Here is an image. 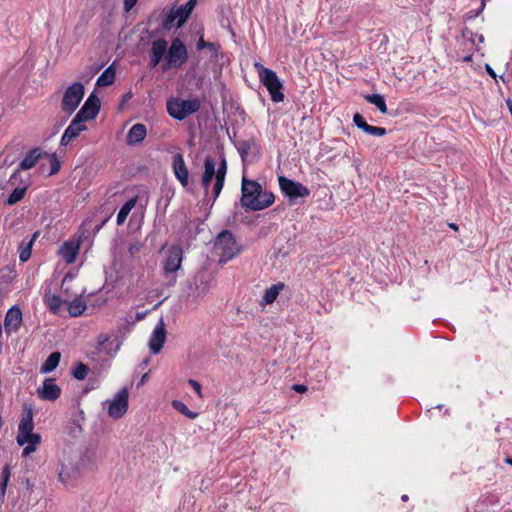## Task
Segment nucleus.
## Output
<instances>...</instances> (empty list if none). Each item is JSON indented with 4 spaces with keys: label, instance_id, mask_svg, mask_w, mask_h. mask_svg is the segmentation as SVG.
<instances>
[{
    "label": "nucleus",
    "instance_id": "obj_3",
    "mask_svg": "<svg viewBox=\"0 0 512 512\" xmlns=\"http://www.w3.org/2000/svg\"><path fill=\"white\" fill-rule=\"evenodd\" d=\"M33 410L30 406H25L20 423L18 425V434L16 442L19 446H24L22 457H27L37 450L41 443V436L34 433Z\"/></svg>",
    "mask_w": 512,
    "mask_h": 512
},
{
    "label": "nucleus",
    "instance_id": "obj_9",
    "mask_svg": "<svg viewBox=\"0 0 512 512\" xmlns=\"http://www.w3.org/2000/svg\"><path fill=\"white\" fill-rule=\"evenodd\" d=\"M281 192L290 199L305 198L310 194L309 189L302 183L288 179L285 176L278 177Z\"/></svg>",
    "mask_w": 512,
    "mask_h": 512
},
{
    "label": "nucleus",
    "instance_id": "obj_35",
    "mask_svg": "<svg viewBox=\"0 0 512 512\" xmlns=\"http://www.w3.org/2000/svg\"><path fill=\"white\" fill-rule=\"evenodd\" d=\"M27 188L26 187H17L7 198L8 205H14L19 202L25 195Z\"/></svg>",
    "mask_w": 512,
    "mask_h": 512
},
{
    "label": "nucleus",
    "instance_id": "obj_38",
    "mask_svg": "<svg viewBox=\"0 0 512 512\" xmlns=\"http://www.w3.org/2000/svg\"><path fill=\"white\" fill-rule=\"evenodd\" d=\"M196 3L197 0H188L184 5L180 6L184 10L185 17H190L192 11L196 6Z\"/></svg>",
    "mask_w": 512,
    "mask_h": 512
},
{
    "label": "nucleus",
    "instance_id": "obj_39",
    "mask_svg": "<svg viewBox=\"0 0 512 512\" xmlns=\"http://www.w3.org/2000/svg\"><path fill=\"white\" fill-rule=\"evenodd\" d=\"M58 479L63 484H68L71 479L70 472L67 471L64 467H62V469L58 473Z\"/></svg>",
    "mask_w": 512,
    "mask_h": 512
},
{
    "label": "nucleus",
    "instance_id": "obj_12",
    "mask_svg": "<svg viewBox=\"0 0 512 512\" xmlns=\"http://www.w3.org/2000/svg\"><path fill=\"white\" fill-rule=\"evenodd\" d=\"M183 250L180 246H172L167 253L163 269L165 274L175 273L182 264Z\"/></svg>",
    "mask_w": 512,
    "mask_h": 512
},
{
    "label": "nucleus",
    "instance_id": "obj_1",
    "mask_svg": "<svg viewBox=\"0 0 512 512\" xmlns=\"http://www.w3.org/2000/svg\"><path fill=\"white\" fill-rule=\"evenodd\" d=\"M227 169V160L222 153L219 154L218 159L212 155H207L204 159V171L201 177V185L207 193L212 180H215L212 188L214 200L219 197L224 187Z\"/></svg>",
    "mask_w": 512,
    "mask_h": 512
},
{
    "label": "nucleus",
    "instance_id": "obj_13",
    "mask_svg": "<svg viewBox=\"0 0 512 512\" xmlns=\"http://www.w3.org/2000/svg\"><path fill=\"white\" fill-rule=\"evenodd\" d=\"M85 130H87L85 121L75 116L61 136L60 144L67 146Z\"/></svg>",
    "mask_w": 512,
    "mask_h": 512
},
{
    "label": "nucleus",
    "instance_id": "obj_46",
    "mask_svg": "<svg viewBox=\"0 0 512 512\" xmlns=\"http://www.w3.org/2000/svg\"><path fill=\"white\" fill-rule=\"evenodd\" d=\"M449 227H450L451 229H453L454 231H458V225H457V224H455V223H450V224H449Z\"/></svg>",
    "mask_w": 512,
    "mask_h": 512
},
{
    "label": "nucleus",
    "instance_id": "obj_50",
    "mask_svg": "<svg viewBox=\"0 0 512 512\" xmlns=\"http://www.w3.org/2000/svg\"><path fill=\"white\" fill-rule=\"evenodd\" d=\"M464 60H465V61H469V60H471V56H467V57H465V59H464Z\"/></svg>",
    "mask_w": 512,
    "mask_h": 512
},
{
    "label": "nucleus",
    "instance_id": "obj_19",
    "mask_svg": "<svg viewBox=\"0 0 512 512\" xmlns=\"http://www.w3.org/2000/svg\"><path fill=\"white\" fill-rule=\"evenodd\" d=\"M166 340V329L163 320L155 327L149 340V349L153 354H158Z\"/></svg>",
    "mask_w": 512,
    "mask_h": 512
},
{
    "label": "nucleus",
    "instance_id": "obj_7",
    "mask_svg": "<svg viewBox=\"0 0 512 512\" xmlns=\"http://www.w3.org/2000/svg\"><path fill=\"white\" fill-rule=\"evenodd\" d=\"M85 95V88L81 82H73L63 93L61 110L68 115L73 114Z\"/></svg>",
    "mask_w": 512,
    "mask_h": 512
},
{
    "label": "nucleus",
    "instance_id": "obj_37",
    "mask_svg": "<svg viewBox=\"0 0 512 512\" xmlns=\"http://www.w3.org/2000/svg\"><path fill=\"white\" fill-rule=\"evenodd\" d=\"M50 172L49 175H54L59 172L61 168L60 161L58 160L57 156L55 154H52L50 156Z\"/></svg>",
    "mask_w": 512,
    "mask_h": 512
},
{
    "label": "nucleus",
    "instance_id": "obj_6",
    "mask_svg": "<svg viewBox=\"0 0 512 512\" xmlns=\"http://www.w3.org/2000/svg\"><path fill=\"white\" fill-rule=\"evenodd\" d=\"M188 60V51L186 45L179 39L174 38L171 41L167 55L165 57V64L162 67L163 71L170 68L179 69Z\"/></svg>",
    "mask_w": 512,
    "mask_h": 512
},
{
    "label": "nucleus",
    "instance_id": "obj_43",
    "mask_svg": "<svg viewBox=\"0 0 512 512\" xmlns=\"http://www.w3.org/2000/svg\"><path fill=\"white\" fill-rule=\"evenodd\" d=\"M138 0H124V8L126 11H130L137 3Z\"/></svg>",
    "mask_w": 512,
    "mask_h": 512
},
{
    "label": "nucleus",
    "instance_id": "obj_16",
    "mask_svg": "<svg viewBox=\"0 0 512 512\" xmlns=\"http://www.w3.org/2000/svg\"><path fill=\"white\" fill-rule=\"evenodd\" d=\"M22 324V312L18 306L11 307L4 319L5 332L10 335L19 330Z\"/></svg>",
    "mask_w": 512,
    "mask_h": 512
},
{
    "label": "nucleus",
    "instance_id": "obj_18",
    "mask_svg": "<svg viewBox=\"0 0 512 512\" xmlns=\"http://www.w3.org/2000/svg\"><path fill=\"white\" fill-rule=\"evenodd\" d=\"M38 396L42 400L55 401L61 396V388L55 383V379H45L42 387L38 389Z\"/></svg>",
    "mask_w": 512,
    "mask_h": 512
},
{
    "label": "nucleus",
    "instance_id": "obj_4",
    "mask_svg": "<svg viewBox=\"0 0 512 512\" xmlns=\"http://www.w3.org/2000/svg\"><path fill=\"white\" fill-rule=\"evenodd\" d=\"M254 67L258 73L259 80L268 90L271 100L275 103L282 102L285 98L283 90V83L277 76L276 72L265 67L260 63H255Z\"/></svg>",
    "mask_w": 512,
    "mask_h": 512
},
{
    "label": "nucleus",
    "instance_id": "obj_29",
    "mask_svg": "<svg viewBox=\"0 0 512 512\" xmlns=\"http://www.w3.org/2000/svg\"><path fill=\"white\" fill-rule=\"evenodd\" d=\"M136 203H137V197H133V198L129 199L128 201H126L122 205V207L120 208V210L117 214V219H116L117 225H122L126 221L129 213L135 207Z\"/></svg>",
    "mask_w": 512,
    "mask_h": 512
},
{
    "label": "nucleus",
    "instance_id": "obj_31",
    "mask_svg": "<svg viewBox=\"0 0 512 512\" xmlns=\"http://www.w3.org/2000/svg\"><path fill=\"white\" fill-rule=\"evenodd\" d=\"M115 81V70L113 66H109L102 72L96 81V85L99 87H106L112 85Z\"/></svg>",
    "mask_w": 512,
    "mask_h": 512
},
{
    "label": "nucleus",
    "instance_id": "obj_21",
    "mask_svg": "<svg viewBox=\"0 0 512 512\" xmlns=\"http://www.w3.org/2000/svg\"><path fill=\"white\" fill-rule=\"evenodd\" d=\"M353 122L357 128L361 129L366 134L376 137H382L387 134V130L385 128L369 125L360 113L354 114Z\"/></svg>",
    "mask_w": 512,
    "mask_h": 512
},
{
    "label": "nucleus",
    "instance_id": "obj_8",
    "mask_svg": "<svg viewBox=\"0 0 512 512\" xmlns=\"http://www.w3.org/2000/svg\"><path fill=\"white\" fill-rule=\"evenodd\" d=\"M214 247L216 250L221 251V263L232 259L239 251L234 235L228 230H224L218 234Z\"/></svg>",
    "mask_w": 512,
    "mask_h": 512
},
{
    "label": "nucleus",
    "instance_id": "obj_42",
    "mask_svg": "<svg viewBox=\"0 0 512 512\" xmlns=\"http://www.w3.org/2000/svg\"><path fill=\"white\" fill-rule=\"evenodd\" d=\"M208 43H209L208 41L204 40L203 35H201L199 40H198V42H197V44H196V49L199 50V51L203 50V49H206V47H208Z\"/></svg>",
    "mask_w": 512,
    "mask_h": 512
},
{
    "label": "nucleus",
    "instance_id": "obj_30",
    "mask_svg": "<svg viewBox=\"0 0 512 512\" xmlns=\"http://www.w3.org/2000/svg\"><path fill=\"white\" fill-rule=\"evenodd\" d=\"M61 359V354L58 351L52 352L45 362L42 364L41 372L43 373H49L56 369V367L59 365Z\"/></svg>",
    "mask_w": 512,
    "mask_h": 512
},
{
    "label": "nucleus",
    "instance_id": "obj_33",
    "mask_svg": "<svg viewBox=\"0 0 512 512\" xmlns=\"http://www.w3.org/2000/svg\"><path fill=\"white\" fill-rule=\"evenodd\" d=\"M172 407L189 419H196L199 415L197 412L191 411L182 401L179 400L172 401Z\"/></svg>",
    "mask_w": 512,
    "mask_h": 512
},
{
    "label": "nucleus",
    "instance_id": "obj_20",
    "mask_svg": "<svg viewBox=\"0 0 512 512\" xmlns=\"http://www.w3.org/2000/svg\"><path fill=\"white\" fill-rule=\"evenodd\" d=\"M184 15V10L180 6L172 8L163 20V28L165 30H170L173 26H176L177 28L182 27L189 18Z\"/></svg>",
    "mask_w": 512,
    "mask_h": 512
},
{
    "label": "nucleus",
    "instance_id": "obj_49",
    "mask_svg": "<svg viewBox=\"0 0 512 512\" xmlns=\"http://www.w3.org/2000/svg\"><path fill=\"white\" fill-rule=\"evenodd\" d=\"M401 499H402L403 501H407V500H408V496H407V495H403V496L401 497Z\"/></svg>",
    "mask_w": 512,
    "mask_h": 512
},
{
    "label": "nucleus",
    "instance_id": "obj_32",
    "mask_svg": "<svg viewBox=\"0 0 512 512\" xmlns=\"http://www.w3.org/2000/svg\"><path fill=\"white\" fill-rule=\"evenodd\" d=\"M364 99L370 103L375 105L381 113L386 114L387 113V105L385 102V99L380 94H367L364 95Z\"/></svg>",
    "mask_w": 512,
    "mask_h": 512
},
{
    "label": "nucleus",
    "instance_id": "obj_47",
    "mask_svg": "<svg viewBox=\"0 0 512 512\" xmlns=\"http://www.w3.org/2000/svg\"><path fill=\"white\" fill-rule=\"evenodd\" d=\"M504 462L512 466V458L511 457H506L504 459Z\"/></svg>",
    "mask_w": 512,
    "mask_h": 512
},
{
    "label": "nucleus",
    "instance_id": "obj_24",
    "mask_svg": "<svg viewBox=\"0 0 512 512\" xmlns=\"http://www.w3.org/2000/svg\"><path fill=\"white\" fill-rule=\"evenodd\" d=\"M79 248H80L79 243L67 241V242H64V244L61 246L60 253H61L63 259L68 264H71L76 260Z\"/></svg>",
    "mask_w": 512,
    "mask_h": 512
},
{
    "label": "nucleus",
    "instance_id": "obj_45",
    "mask_svg": "<svg viewBox=\"0 0 512 512\" xmlns=\"http://www.w3.org/2000/svg\"><path fill=\"white\" fill-rule=\"evenodd\" d=\"M486 71L491 77L496 78V73L489 65H486Z\"/></svg>",
    "mask_w": 512,
    "mask_h": 512
},
{
    "label": "nucleus",
    "instance_id": "obj_26",
    "mask_svg": "<svg viewBox=\"0 0 512 512\" xmlns=\"http://www.w3.org/2000/svg\"><path fill=\"white\" fill-rule=\"evenodd\" d=\"M285 284L283 282H278L273 284L269 288H267L264 292L262 300L260 302L261 305L272 304L278 297L279 293L284 289Z\"/></svg>",
    "mask_w": 512,
    "mask_h": 512
},
{
    "label": "nucleus",
    "instance_id": "obj_15",
    "mask_svg": "<svg viewBox=\"0 0 512 512\" xmlns=\"http://www.w3.org/2000/svg\"><path fill=\"white\" fill-rule=\"evenodd\" d=\"M168 42L163 38H158L151 43L150 49V67L155 68L160 64L168 51Z\"/></svg>",
    "mask_w": 512,
    "mask_h": 512
},
{
    "label": "nucleus",
    "instance_id": "obj_34",
    "mask_svg": "<svg viewBox=\"0 0 512 512\" xmlns=\"http://www.w3.org/2000/svg\"><path fill=\"white\" fill-rule=\"evenodd\" d=\"M88 372L89 367L82 362L76 363L72 369V375L77 380H84L87 377Z\"/></svg>",
    "mask_w": 512,
    "mask_h": 512
},
{
    "label": "nucleus",
    "instance_id": "obj_36",
    "mask_svg": "<svg viewBox=\"0 0 512 512\" xmlns=\"http://www.w3.org/2000/svg\"><path fill=\"white\" fill-rule=\"evenodd\" d=\"M10 476H11L10 466L9 465H5L3 467V470H2V479H1V482H0V494H1L2 497H4L5 494H6L7 486H8L9 480H10Z\"/></svg>",
    "mask_w": 512,
    "mask_h": 512
},
{
    "label": "nucleus",
    "instance_id": "obj_40",
    "mask_svg": "<svg viewBox=\"0 0 512 512\" xmlns=\"http://www.w3.org/2000/svg\"><path fill=\"white\" fill-rule=\"evenodd\" d=\"M206 49H209V51L212 53V56L217 58L221 50V45L219 43L209 42Z\"/></svg>",
    "mask_w": 512,
    "mask_h": 512
},
{
    "label": "nucleus",
    "instance_id": "obj_48",
    "mask_svg": "<svg viewBox=\"0 0 512 512\" xmlns=\"http://www.w3.org/2000/svg\"><path fill=\"white\" fill-rule=\"evenodd\" d=\"M148 377V374H144L141 378V383H144Z\"/></svg>",
    "mask_w": 512,
    "mask_h": 512
},
{
    "label": "nucleus",
    "instance_id": "obj_11",
    "mask_svg": "<svg viewBox=\"0 0 512 512\" xmlns=\"http://www.w3.org/2000/svg\"><path fill=\"white\" fill-rule=\"evenodd\" d=\"M101 103L99 98L94 94H90L84 102L81 109L76 113V117L83 121H89L96 118L99 113Z\"/></svg>",
    "mask_w": 512,
    "mask_h": 512
},
{
    "label": "nucleus",
    "instance_id": "obj_44",
    "mask_svg": "<svg viewBox=\"0 0 512 512\" xmlns=\"http://www.w3.org/2000/svg\"><path fill=\"white\" fill-rule=\"evenodd\" d=\"M292 389L298 393H305L308 390L307 386L302 384H294Z\"/></svg>",
    "mask_w": 512,
    "mask_h": 512
},
{
    "label": "nucleus",
    "instance_id": "obj_2",
    "mask_svg": "<svg viewBox=\"0 0 512 512\" xmlns=\"http://www.w3.org/2000/svg\"><path fill=\"white\" fill-rule=\"evenodd\" d=\"M241 194L242 207L251 211L266 209L275 201L272 192L263 190L260 183L247 179L245 176L242 178Z\"/></svg>",
    "mask_w": 512,
    "mask_h": 512
},
{
    "label": "nucleus",
    "instance_id": "obj_28",
    "mask_svg": "<svg viewBox=\"0 0 512 512\" xmlns=\"http://www.w3.org/2000/svg\"><path fill=\"white\" fill-rule=\"evenodd\" d=\"M43 301L52 314H58L62 304L65 303L60 296L50 292L45 293Z\"/></svg>",
    "mask_w": 512,
    "mask_h": 512
},
{
    "label": "nucleus",
    "instance_id": "obj_25",
    "mask_svg": "<svg viewBox=\"0 0 512 512\" xmlns=\"http://www.w3.org/2000/svg\"><path fill=\"white\" fill-rule=\"evenodd\" d=\"M38 235H39V232H35L30 239H28L27 241L23 240L20 243V245L18 247V252H19V260L22 263L27 262L30 259L31 254H32V247H33L34 241L36 240Z\"/></svg>",
    "mask_w": 512,
    "mask_h": 512
},
{
    "label": "nucleus",
    "instance_id": "obj_22",
    "mask_svg": "<svg viewBox=\"0 0 512 512\" xmlns=\"http://www.w3.org/2000/svg\"><path fill=\"white\" fill-rule=\"evenodd\" d=\"M147 135V128L142 123L134 124L127 133L126 142L128 145L134 146L140 144Z\"/></svg>",
    "mask_w": 512,
    "mask_h": 512
},
{
    "label": "nucleus",
    "instance_id": "obj_14",
    "mask_svg": "<svg viewBox=\"0 0 512 512\" xmlns=\"http://www.w3.org/2000/svg\"><path fill=\"white\" fill-rule=\"evenodd\" d=\"M235 147L242 159L246 161L249 155L259 157L261 155V147L255 138L251 137L246 140H239L235 143Z\"/></svg>",
    "mask_w": 512,
    "mask_h": 512
},
{
    "label": "nucleus",
    "instance_id": "obj_10",
    "mask_svg": "<svg viewBox=\"0 0 512 512\" xmlns=\"http://www.w3.org/2000/svg\"><path fill=\"white\" fill-rule=\"evenodd\" d=\"M128 398V390L126 388H122L109 404V416L115 419L122 418L128 410Z\"/></svg>",
    "mask_w": 512,
    "mask_h": 512
},
{
    "label": "nucleus",
    "instance_id": "obj_41",
    "mask_svg": "<svg viewBox=\"0 0 512 512\" xmlns=\"http://www.w3.org/2000/svg\"><path fill=\"white\" fill-rule=\"evenodd\" d=\"M188 384L195 390L199 397H202V386L198 381L194 379H189Z\"/></svg>",
    "mask_w": 512,
    "mask_h": 512
},
{
    "label": "nucleus",
    "instance_id": "obj_23",
    "mask_svg": "<svg viewBox=\"0 0 512 512\" xmlns=\"http://www.w3.org/2000/svg\"><path fill=\"white\" fill-rule=\"evenodd\" d=\"M47 153L41 151L40 148H34L29 150L22 161L19 163V169L21 170H29L33 168L39 159H41L43 156H46Z\"/></svg>",
    "mask_w": 512,
    "mask_h": 512
},
{
    "label": "nucleus",
    "instance_id": "obj_17",
    "mask_svg": "<svg viewBox=\"0 0 512 512\" xmlns=\"http://www.w3.org/2000/svg\"><path fill=\"white\" fill-rule=\"evenodd\" d=\"M172 168L176 179L183 187H187L189 184V171L181 153L173 156Z\"/></svg>",
    "mask_w": 512,
    "mask_h": 512
},
{
    "label": "nucleus",
    "instance_id": "obj_27",
    "mask_svg": "<svg viewBox=\"0 0 512 512\" xmlns=\"http://www.w3.org/2000/svg\"><path fill=\"white\" fill-rule=\"evenodd\" d=\"M86 301L82 296L75 297L72 301L67 303L68 313L71 317H78L86 310Z\"/></svg>",
    "mask_w": 512,
    "mask_h": 512
},
{
    "label": "nucleus",
    "instance_id": "obj_5",
    "mask_svg": "<svg viewBox=\"0 0 512 512\" xmlns=\"http://www.w3.org/2000/svg\"><path fill=\"white\" fill-rule=\"evenodd\" d=\"M166 107L168 114L172 118L181 121L199 111L201 103L198 98L187 100L172 98L167 101Z\"/></svg>",
    "mask_w": 512,
    "mask_h": 512
}]
</instances>
